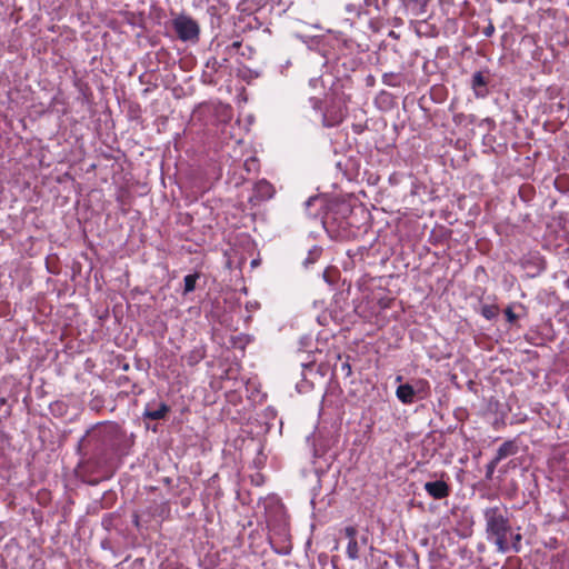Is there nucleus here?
Wrapping results in <instances>:
<instances>
[{
    "instance_id": "6e6552de",
    "label": "nucleus",
    "mask_w": 569,
    "mask_h": 569,
    "mask_svg": "<svg viewBox=\"0 0 569 569\" xmlns=\"http://www.w3.org/2000/svg\"><path fill=\"white\" fill-rule=\"evenodd\" d=\"M488 78L481 71L473 73L471 79V87L475 91L476 97L483 98L487 94Z\"/></svg>"
},
{
    "instance_id": "c85d7f7f",
    "label": "nucleus",
    "mask_w": 569,
    "mask_h": 569,
    "mask_svg": "<svg viewBox=\"0 0 569 569\" xmlns=\"http://www.w3.org/2000/svg\"><path fill=\"white\" fill-rule=\"evenodd\" d=\"M483 121L486 122V124H489V123H492V122H493V121H492L491 119H489V118L485 119Z\"/></svg>"
},
{
    "instance_id": "9d476101",
    "label": "nucleus",
    "mask_w": 569,
    "mask_h": 569,
    "mask_svg": "<svg viewBox=\"0 0 569 569\" xmlns=\"http://www.w3.org/2000/svg\"><path fill=\"white\" fill-rule=\"evenodd\" d=\"M396 396L405 405H411L415 401V390L411 383L399 385L396 390Z\"/></svg>"
},
{
    "instance_id": "1a4fd4ad",
    "label": "nucleus",
    "mask_w": 569,
    "mask_h": 569,
    "mask_svg": "<svg viewBox=\"0 0 569 569\" xmlns=\"http://www.w3.org/2000/svg\"><path fill=\"white\" fill-rule=\"evenodd\" d=\"M518 450H519V448H518L516 440H507L497 449V452H496V456L493 457V459H496V461L500 462L501 460H503L510 456H515L518 452Z\"/></svg>"
},
{
    "instance_id": "393cba45",
    "label": "nucleus",
    "mask_w": 569,
    "mask_h": 569,
    "mask_svg": "<svg viewBox=\"0 0 569 569\" xmlns=\"http://www.w3.org/2000/svg\"><path fill=\"white\" fill-rule=\"evenodd\" d=\"M363 2L367 7L379 8V0H363Z\"/></svg>"
},
{
    "instance_id": "4468645a",
    "label": "nucleus",
    "mask_w": 569,
    "mask_h": 569,
    "mask_svg": "<svg viewBox=\"0 0 569 569\" xmlns=\"http://www.w3.org/2000/svg\"><path fill=\"white\" fill-rule=\"evenodd\" d=\"M411 386L415 390V396H419L420 398H423L430 389L429 382L423 379L416 380Z\"/></svg>"
},
{
    "instance_id": "6ab92c4d",
    "label": "nucleus",
    "mask_w": 569,
    "mask_h": 569,
    "mask_svg": "<svg viewBox=\"0 0 569 569\" xmlns=\"http://www.w3.org/2000/svg\"><path fill=\"white\" fill-rule=\"evenodd\" d=\"M509 535L511 537V543L509 542L510 550L518 552L520 550V541H521L522 537L520 533H512L511 531Z\"/></svg>"
},
{
    "instance_id": "f3484780",
    "label": "nucleus",
    "mask_w": 569,
    "mask_h": 569,
    "mask_svg": "<svg viewBox=\"0 0 569 569\" xmlns=\"http://www.w3.org/2000/svg\"><path fill=\"white\" fill-rule=\"evenodd\" d=\"M240 49H241V41H234L231 44H229L228 47H226L224 52L227 56L231 57L233 54L239 53ZM240 54L246 56V53L243 51L240 52Z\"/></svg>"
},
{
    "instance_id": "2eb2a0df",
    "label": "nucleus",
    "mask_w": 569,
    "mask_h": 569,
    "mask_svg": "<svg viewBox=\"0 0 569 569\" xmlns=\"http://www.w3.org/2000/svg\"><path fill=\"white\" fill-rule=\"evenodd\" d=\"M499 313V308L496 305H482L480 308V315L487 320L495 319Z\"/></svg>"
},
{
    "instance_id": "7ed1b4c3",
    "label": "nucleus",
    "mask_w": 569,
    "mask_h": 569,
    "mask_svg": "<svg viewBox=\"0 0 569 569\" xmlns=\"http://www.w3.org/2000/svg\"><path fill=\"white\" fill-rule=\"evenodd\" d=\"M172 27L180 40L191 42L199 40L200 28L191 17L179 14L172 20Z\"/></svg>"
},
{
    "instance_id": "bb28decb",
    "label": "nucleus",
    "mask_w": 569,
    "mask_h": 569,
    "mask_svg": "<svg viewBox=\"0 0 569 569\" xmlns=\"http://www.w3.org/2000/svg\"><path fill=\"white\" fill-rule=\"evenodd\" d=\"M359 543H360V547L367 546L368 545V536L367 535L361 536Z\"/></svg>"
},
{
    "instance_id": "39448f33",
    "label": "nucleus",
    "mask_w": 569,
    "mask_h": 569,
    "mask_svg": "<svg viewBox=\"0 0 569 569\" xmlns=\"http://www.w3.org/2000/svg\"><path fill=\"white\" fill-rule=\"evenodd\" d=\"M426 492L433 499L440 500L450 495V487L443 480L428 481L423 485Z\"/></svg>"
},
{
    "instance_id": "412c9836",
    "label": "nucleus",
    "mask_w": 569,
    "mask_h": 569,
    "mask_svg": "<svg viewBox=\"0 0 569 569\" xmlns=\"http://www.w3.org/2000/svg\"><path fill=\"white\" fill-rule=\"evenodd\" d=\"M320 254V249L313 248V250L309 251V257L303 261V264L308 267L310 263H313Z\"/></svg>"
},
{
    "instance_id": "4be33fe9",
    "label": "nucleus",
    "mask_w": 569,
    "mask_h": 569,
    "mask_svg": "<svg viewBox=\"0 0 569 569\" xmlns=\"http://www.w3.org/2000/svg\"><path fill=\"white\" fill-rule=\"evenodd\" d=\"M498 461H496V459L492 458V460L487 465L486 467V478L488 480L492 479V476H493V472H495V469L496 467L498 466Z\"/></svg>"
},
{
    "instance_id": "f03ea898",
    "label": "nucleus",
    "mask_w": 569,
    "mask_h": 569,
    "mask_svg": "<svg viewBox=\"0 0 569 569\" xmlns=\"http://www.w3.org/2000/svg\"><path fill=\"white\" fill-rule=\"evenodd\" d=\"M486 520V533L488 540L492 541L497 550L506 553L510 551L508 536L511 531L507 510L502 507H488L483 510Z\"/></svg>"
},
{
    "instance_id": "7c9ffc66",
    "label": "nucleus",
    "mask_w": 569,
    "mask_h": 569,
    "mask_svg": "<svg viewBox=\"0 0 569 569\" xmlns=\"http://www.w3.org/2000/svg\"><path fill=\"white\" fill-rule=\"evenodd\" d=\"M396 380H397V381H401V380H402V377H401V376H398V377L396 378Z\"/></svg>"
},
{
    "instance_id": "5701e85b",
    "label": "nucleus",
    "mask_w": 569,
    "mask_h": 569,
    "mask_svg": "<svg viewBox=\"0 0 569 569\" xmlns=\"http://www.w3.org/2000/svg\"><path fill=\"white\" fill-rule=\"evenodd\" d=\"M505 315H506L507 321L510 323L516 322V320L518 319V316L512 311L511 307H508L505 310Z\"/></svg>"
},
{
    "instance_id": "c756f323",
    "label": "nucleus",
    "mask_w": 569,
    "mask_h": 569,
    "mask_svg": "<svg viewBox=\"0 0 569 569\" xmlns=\"http://www.w3.org/2000/svg\"><path fill=\"white\" fill-rule=\"evenodd\" d=\"M134 523L138 526V516H134Z\"/></svg>"
},
{
    "instance_id": "20e7f679",
    "label": "nucleus",
    "mask_w": 569,
    "mask_h": 569,
    "mask_svg": "<svg viewBox=\"0 0 569 569\" xmlns=\"http://www.w3.org/2000/svg\"><path fill=\"white\" fill-rule=\"evenodd\" d=\"M345 537L348 539L347 556L351 560L359 558L360 543L357 539L358 530L353 526H348L342 530Z\"/></svg>"
},
{
    "instance_id": "f257e3e1",
    "label": "nucleus",
    "mask_w": 569,
    "mask_h": 569,
    "mask_svg": "<svg viewBox=\"0 0 569 569\" xmlns=\"http://www.w3.org/2000/svg\"><path fill=\"white\" fill-rule=\"evenodd\" d=\"M126 449L127 433L110 421L96 425L78 442L79 455L94 467L104 465L113 453H123Z\"/></svg>"
},
{
    "instance_id": "dca6fc26",
    "label": "nucleus",
    "mask_w": 569,
    "mask_h": 569,
    "mask_svg": "<svg viewBox=\"0 0 569 569\" xmlns=\"http://www.w3.org/2000/svg\"><path fill=\"white\" fill-rule=\"evenodd\" d=\"M199 278V274L198 273H191V274H187L183 279V282H184V289H183V295H188L190 292H192L196 288V282Z\"/></svg>"
},
{
    "instance_id": "9b49d317",
    "label": "nucleus",
    "mask_w": 569,
    "mask_h": 569,
    "mask_svg": "<svg viewBox=\"0 0 569 569\" xmlns=\"http://www.w3.org/2000/svg\"><path fill=\"white\" fill-rule=\"evenodd\" d=\"M402 2L417 17L426 11L427 0H402Z\"/></svg>"
},
{
    "instance_id": "ddd939ff",
    "label": "nucleus",
    "mask_w": 569,
    "mask_h": 569,
    "mask_svg": "<svg viewBox=\"0 0 569 569\" xmlns=\"http://www.w3.org/2000/svg\"><path fill=\"white\" fill-rule=\"evenodd\" d=\"M382 82L388 87H399L402 82V76L395 72H386L382 74Z\"/></svg>"
},
{
    "instance_id": "b1692460",
    "label": "nucleus",
    "mask_w": 569,
    "mask_h": 569,
    "mask_svg": "<svg viewBox=\"0 0 569 569\" xmlns=\"http://www.w3.org/2000/svg\"><path fill=\"white\" fill-rule=\"evenodd\" d=\"M482 33H483L487 38L491 37V36L495 33V27H493V24H492V23H489V26H487V27L483 29Z\"/></svg>"
},
{
    "instance_id": "aec40b11",
    "label": "nucleus",
    "mask_w": 569,
    "mask_h": 569,
    "mask_svg": "<svg viewBox=\"0 0 569 569\" xmlns=\"http://www.w3.org/2000/svg\"><path fill=\"white\" fill-rule=\"evenodd\" d=\"M257 189H258V192H260L263 196H268V197L271 196L270 192H271L272 186L267 181H260L257 186Z\"/></svg>"
},
{
    "instance_id": "a211bd4d",
    "label": "nucleus",
    "mask_w": 569,
    "mask_h": 569,
    "mask_svg": "<svg viewBox=\"0 0 569 569\" xmlns=\"http://www.w3.org/2000/svg\"><path fill=\"white\" fill-rule=\"evenodd\" d=\"M227 61H228V58H223L221 61H219L217 58H211V59L208 60L207 67L211 68L213 71L217 72L219 69L224 67Z\"/></svg>"
},
{
    "instance_id": "a878e982",
    "label": "nucleus",
    "mask_w": 569,
    "mask_h": 569,
    "mask_svg": "<svg viewBox=\"0 0 569 569\" xmlns=\"http://www.w3.org/2000/svg\"><path fill=\"white\" fill-rule=\"evenodd\" d=\"M342 370H346L347 376L351 375V367L348 362L341 365Z\"/></svg>"
},
{
    "instance_id": "cd10ccee",
    "label": "nucleus",
    "mask_w": 569,
    "mask_h": 569,
    "mask_svg": "<svg viewBox=\"0 0 569 569\" xmlns=\"http://www.w3.org/2000/svg\"><path fill=\"white\" fill-rule=\"evenodd\" d=\"M315 200H317V198H316V197H311V198H309V199L306 201V206H307V207L311 206V203H312Z\"/></svg>"
},
{
    "instance_id": "423d86ee",
    "label": "nucleus",
    "mask_w": 569,
    "mask_h": 569,
    "mask_svg": "<svg viewBox=\"0 0 569 569\" xmlns=\"http://www.w3.org/2000/svg\"><path fill=\"white\" fill-rule=\"evenodd\" d=\"M169 411L170 407L164 402H160L157 408H153L151 403H148L142 413V417L143 419L149 420H162L167 417Z\"/></svg>"
},
{
    "instance_id": "0eeeda50",
    "label": "nucleus",
    "mask_w": 569,
    "mask_h": 569,
    "mask_svg": "<svg viewBox=\"0 0 569 569\" xmlns=\"http://www.w3.org/2000/svg\"><path fill=\"white\" fill-rule=\"evenodd\" d=\"M345 113L341 109L328 108L322 114V124L332 128L342 122Z\"/></svg>"
},
{
    "instance_id": "f8f14e48",
    "label": "nucleus",
    "mask_w": 569,
    "mask_h": 569,
    "mask_svg": "<svg viewBox=\"0 0 569 569\" xmlns=\"http://www.w3.org/2000/svg\"><path fill=\"white\" fill-rule=\"evenodd\" d=\"M204 357V351L201 348H194L189 353L183 356L188 366L193 367L198 365Z\"/></svg>"
}]
</instances>
